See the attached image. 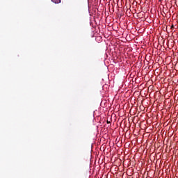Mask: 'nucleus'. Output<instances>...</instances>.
Returning a JSON list of instances; mask_svg holds the SVG:
<instances>
[{
    "label": "nucleus",
    "instance_id": "1",
    "mask_svg": "<svg viewBox=\"0 0 178 178\" xmlns=\"http://www.w3.org/2000/svg\"><path fill=\"white\" fill-rule=\"evenodd\" d=\"M51 2L54 3H60V0H51Z\"/></svg>",
    "mask_w": 178,
    "mask_h": 178
},
{
    "label": "nucleus",
    "instance_id": "2",
    "mask_svg": "<svg viewBox=\"0 0 178 178\" xmlns=\"http://www.w3.org/2000/svg\"><path fill=\"white\" fill-rule=\"evenodd\" d=\"M161 47H162V46H159V45H156V46H154V48H156V49H158V48H161Z\"/></svg>",
    "mask_w": 178,
    "mask_h": 178
},
{
    "label": "nucleus",
    "instance_id": "3",
    "mask_svg": "<svg viewBox=\"0 0 178 178\" xmlns=\"http://www.w3.org/2000/svg\"><path fill=\"white\" fill-rule=\"evenodd\" d=\"M170 29H175V25H172Z\"/></svg>",
    "mask_w": 178,
    "mask_h": 178
},
{
    "label": "nucleus",
    "instance_id": "4",
    "mask_svg": "<svg viewBox=\"0 0 178 178\" xmlns=\"http://www.w3.org/2000/svg\"><path fill=\"white\" fill-rule=\"evenodd\" d=\"M163 48H165V46H163Z\"/></svg>",
    "mask_w": 178,
    "mask_h": 178
},
{
    "label": "nucleus",
    "instance_id": "5",
    "mask_svg": "<svg viewBox=\"0 0 178 178\" xmlns=\"http://www.w3.org/2000/svg\"><path fill=\"white\" fill-rule=\"evenodd\" d=\"M170 48H172V46H170Z\"/></svg>",
    "mask_w": 178,
    "mask_h": 178
}]
</instances>
